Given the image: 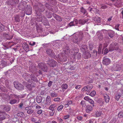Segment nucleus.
Segmentation results:
<instances>
[{
	"label": "nucleus",
	"mask_w": 123,
	"mask_h": 123,
	"mask_svg": "<svg viewBox=\"0 0 123 123\" xmlns=\"http://www.w3.org/2000/svg\"><path fill=\"white\" fill-rule=\"evenodd\" d=\"M17 116L19 117H23L25 115L24 113L22 112H20L18 113L17 114Z\"/></svg>",
	"instance_id": "46"
},
{
	"label": "nucleus",
	"mask_w": 123,
	"mask_h": 123,
	"mask_svg": "<svg viewBox=\"0 0 123 123\" xmlns=\"http://www.w3.org/2000/svg\"><path fill=\"white\" fill-rule=\"evenodd\" d=\"M30 70L31 71L34 72L36 70V68L34 66H32L29 67Z\"/></svg>",
	"instance_id": "34"
},
{
	"label": "nucleus",
	"mask_w": 123,
	"mask_h": 123,
	"mask_svg": "<svg viewBox=\"0 0 123 123\" xmlns=\"http://www.w3.org/2000/svg\"><path fill=\"white\" fill-rule=\"evenodd\" d=\"M118 116L120 117H123V111L120 112L118 114Z\"/></svg>",
	"instance_id": "56"
},
{
	"label": "nucleus",
	"mask_w": 123,
	"mask_h": 123,
	"mask_svg": "<svg viewBox=\"0 0 123 123\" xmlns=\"http://www.w3.org/2000/svg\"><path fill=\"white\" fill-rule=\"evenodd\" d=\"M58 57L61 61H66L67 59L65 56L63 55V53L60 54L58 55Z\"/></svg>",
	"instance_id": "12"
},
{
	"label": "nucleus",
	"mask_w": 123,
	"mask_h": 123,
	"mask_svg": "<svg viewBox=\"0 0 123 123\" xmlns=\"http://www.w3.org/2000/svg\"><path fill=\"white\" fill-rule=\"evenodd\" d=\"M47 62V64H48L50 67H55L57 63L54 59H49Z\"/></svg>",
	"instance_id": "6"
},
{
	"label": "nucleus",
	"mask_w": 123,
	"mask_h": 123,
	"mask_svg": "<svg viewBox=\"0 0 123 123\" xmlns=\"http://www.w3.org/2000/svg\"><path fill=\"white\" fill-rule=\"evenodd\" d=\"M30 76H31V75L27 73H25L23 74L22 75L23 78L28 82Z\"/></svg>",
	"instance_id": "11"
},
{
	"label": "nucleus",
	"mask_w": 123,
	"mask_h": 123,
	"mask_svg": "<svg viewBox=\"0 0 123 123\" xmlns=\"http://www.w3.org/2000/svg\"><path fill=\"white\" fill-rule=\"evenodd\" d=\"M70 50H69V47L67 45L64 47V51L66 52H69Z\"/></svg>",
	"instance_id": "35"
},
{
	"label": "nucleus",
	"mask_w": 123,
	"mask_h": 123,
	"mask_svg": "<svg viewBox=\"0 0 123 123\" xmlns=\"http://www.w3.org/2000/svg\"><path fill=\"white\" fill-rule=\"evenodd\" d=\"M103 63L105 65L109 64L111 62V60L109 58L104 57L103 60Z\"/></svg>",
	"instance_id": "10"
},
{
	"label": "nucleus",
	"mask_w": 123,
	"mask_h": 123,
	"mask_svg": "<svg viewBox=\"0 0 123 123\" xmlns=\"http://www.w3.org/2000/svg\"><path fill=\"white\" fill-rule=\"evenodd\" d=\"M83 57L85 59H88L91 57V54L88 52H85L83 54Z\"/></svg>",
	"instance_id": "17"
},
{
	"label": "nucleus",
	"mask_w": 123,
	"mask_h": 123,
	"mask_svg": "<svg viewBox=\"0 0 123 123\" xmlns=\"http://www.w3.org/2000/svg\"><path fill=\"white\" fill-rule=\"evenodd\" d=\"M72 41L75 43H78L80 41V40H79L78 38L76 35H74L73 36Z\"/></svg>",
	"instance_id": "18"
},
{
	"label": "nucleus",
	"mask_w": 123,
	"mask_h": 123,
	"mask_svg": "<svg viewBox=\"0 0 123 123\" xmlns=\"http://www.w3.org/2000/svg\"><path fill=\"white\" fill-rule=\"evenodd\" d=\"M12 99L11 100L9 101V103L11 104H13L16 103L17 100L16 99L14 98H12Z\"/></svg>",
	"instance_id": "32"
},
{
	"label": "nucleus",
	"mask_w": 123,
	"mask_h": 123,
	"mask_svg": "<svg viewBox=\"0 0 123 123\" xmlns=\"http://www.w3.org/2000/svg\"><path fill=\"white\" fill-rule=\"evenodd\" d=\"M45 64L41 62L39 63L38 64V65L39 68L41 69V68L43 67Z\"/></svg>",
	"instance_id": "45"
},
{
	"label": "nucleus",
	"mask_w": 123,
	"mask_h": 123,
	"mask_svg": "<svg viewBox=\"0 0 123 123\" xmlns=\"http://www.w3.org/2000/svg\"><path fill=\"white\" fill-rule=\"evenodd\" d=\"M27 88L30 91H32L33 89V88H34V87H31L30 85H28L27 86Z\"/></svg>",
	"instance_id": "54"
},
{
	"label": "nucleus",
	"mask_w": 123,
	"mask_h": 123,
	"mask_svg": "<svg viewBox=\"0 0 123 123\" xmlns=\"http://www.w3.org/2000/svg\"><path fill=\"white\" fill-rule=\"evenodd\" d=\"M51 98L50 96H47L46 98V102L44 103L43 102L42 103V105L44 107L50 105L51 102Z\"/></svg>",
	"instance_id": "5"
},
{
	"label": "nucleus",
	"mask_w": 123,
	"mask_h": 123,
	"mask_svg": "<svg viewBox=\"0 0 123 123\" xmlns=\"http://www.w3.org/2000/svg\"><path fill=\"white\" fill-rule=\"evenodd\" d=\"M33 112V110H32L30 109L28 111H27V113L30 114L32 113Z\"/></svg>",
	"instance_id": "62"
},
{
	"label": "nucleus",
	"mask_w": 123,
	"mask_h": 123,
	"mask_svg": "<svg viewBox=\"0 0 123 123\" xmlns=\"http://www.w3.org/2000/svg\"><path fill=\"white\" fill-rule=\"evenodd\" d=\"M76 35L80 41L82 39L84 36L83 33L81 32H77Z\"/></svg>",
	"instance_id": "16"
},
{
	"label": "nucleus",
	"mask_w": 123,
	"mask_h": 123,
	"mask_svg": "<svg viewBox=\"0 0 123 123\" xmlns=\"http://www.w3.org/2000/svg\"><path fill=\"white\" fill-rule=\"evenodd\" d=\"M45 15L48 18H51L52 17V13L49 11L48 10H46L44 12Z\"/></svg>",
	"instance_id": "20"
},
{
	"label": "nucleus",
	"mask_w": 123,
	"mask_h": 123,
	"mask_svg": "<svg viewBox=\"0 0 123 123\" xmlns=\"http://www.w3.org/2000/svg\"><path fill=\"white\" fill-rule=\"evenodd\" d=\"M0 89L2 91L4 92H7V90L3 86L0 87Z\"/></svg>",
	"instance_id": "39"
},
{
	"label": "nucleus",
	"mask_w": 123,
	"mask_h": 123,
	"mask_svg": "<svg viewBox=\"0 0 123 123\" xmlns=\"http://www.w3.org/2000/svg\"><path fill=\"white\" fill-rule=\"evenodd\" d=\"M92 10H93V13L97 12H98V10L97 9V7L96 6L93 7L92 8Z\"/></svg>",
	"instance_id": "51"
},
{
	"label": "nucleus",
	"mask_w": 123,
	"mask_h": 123,
	"mask_svg": "<svg viewBox=\"0 0 123 123\" xmlns=\"http://www.w3.org/2000/svg\"><path fill=\"white\" fill-rule=\"evenodd\" d=\"M20 19L19 15H16L15 17V21L16 22H19Z\"/></svg>",
	"instance_id": "36"
},
{
	"label": "nucleus",
	"mask_w": 123,
	"mask_h": 123,
	"mask_svg": "<svg viewBox=\"0 0 123 123\" xmlns=\"http://www.w3.org/2000/svg\"><path fill=\"white\" fill-rule=\"evenodd\" d=\"M10 4L12 6L15 5V4H17L14 0H10Z\"/></svg>",
	"instance_id": "47"
},
{
	"label": "nucleus",
	"mask_w": 123,
	"mask_h": 123,
	"mask_svg": "<svg viewBox=\"0 0 123 123\" xmlns=\"http://www.w3.org/2000/svg\"><path fill=\"white\" fill-rule=\"evenodd\" d=\"M89 49L91 50H92L93 48V45L91 44H89Z\"/></svg>",
	"instance_id": "57"
},
{
	"label": "nucleus",
	"mask_w": 123,
	"mask_h": 123,
	"mask_svg": "<svg viewBox=\"0 0 123 123\" xmlns=\"http://www.w3.org/2000/svg\"><path fill=\"white\" fill-rule=\"evenodd\" d=\"M96 94V91H92L90 93V96L92 97H93Z\"/></svg>",
	"instance_id": "48"
},
{
	"label": "nucleus",
	"mask_w": 123,
	"mask_h": 123,
	"mask_svg": "<svg viewBox=\"0 0 123 123\" xmlns=\"http://www.w3.org/2000/svg\"><path fill=\"white\" fill-rule=\"evenodd\" d=\"M102 31H107L108 35L111 38H112L115 35L114 32L112 30H110L107 31L105 30H103Z\"/></svg>",
	"instance_id": "7"
},
{
	"label": "nucleus",
	"mask_w": 123,
	"mask_h": 123,
	"mask_svg": "<svg viewBox=\"0 0 123 123\" xmlns=\"http://www.w3.org/2000/svg\"><path fill=\"white\" fill-rule=\"evenodd\" d=\"M86 111L87 113H89L92 110V107L90 105H88L86 106Z\"/></svg>",
	"instance_id": "23"
},
{
	"label": "nucleus",
	"mask_w": 123,
	"mask_h": 123,
	"mask_svg": "<svg viewBox=\"0 0 123 123\" xmlns=\"http://www.w3.org/2000/svg\"><path fill=\"white\" fill-rule=\"evenodd\" d=\"M3 81L5 82V84L6 87L7 88H9V80L6 79Z\"/></svg>",
	"instance_id": "33"
},
{
	"label": "nucleus",
	"mask_w": 123,
	"mask_h": 123,
	"mask_svg": "<svg viewBox=\"0 0 123 123\" xmlns=\"http://www.w3.org/2000/svg\"><path fill=\"white\" fill-rule=\"evenodd\" d=\"M38 81L36 78L35 76L34 75L31 74V76L29 79V82L31 83H34L35 82H37Z\"/></svg>",
	"instance_id": "8"
},
{
	"label": "nucleus",
	"mask_w": 123,
	"mask_h": 123,
	"mask_svg": "<svg viewBox=\"0 0 123 123\" xmlns=\"http://www.w3.org/2000/svg\"><path fill=\"white\" fill-rule=\"evenodd\" d=\"M88 21V19H80L79 20V23L82 25H84L85 23L88 24L89 23Z\"/></svg>",
	"instance_id": "19"
},
{
	"label": "nucleus",
	"mask_w": 123,
	"mask_h": 123,
	"mask_svg": "<svg viewBox=\"0 0 123 123\" xmlns=\"http://www.w3.org/2000/svg\"><path fill=\"white\" fill-rule=\"evenodd\" d=\"M89 90H91L93 87V86L92 85H89L87 86Z\"/></svg>",
	"instance_id": "61"
},
{
	"label": "nucleus",
	"mask_w": 123,
	"mask_h": 123,
	"mask_svg": "<svg viewBox=\"0 0 123 123\" xmlns=\"http://www.w3.org/2000/svg\"><path fill=\"white\" fill-rule=\"evenodd\" d=\"M1 65H2L3 67H4L6 66L7 62H6L2 60L1 62Z\"/></svg>",
	"instance_id": "38"
},
{
	"label": "nucleus",
	"mask_w": 123,
	"mask_h": 123,
	"mask_svg": "<svg viewBox=\"0 0 123 123\" xmlns=\"http://www.w3.org/2000/svg\"><path fill=\"white\" fill-rule=\"evenodd\" d=\"M80 46L81 49H82L83 50H85L87 49V46L85 44H80Z\"/></svg>",
	"instance_id": "28"
},
{
	"label": "nucleus",
	"mask_w": 123,
	"mask_h": 123,
	"mask_svg": "<svg viewBox=\"0 0 123 123\" xmlns=\"http://www.w3.org/2000/svg\"><path fill=\"white\" fill-rule=\"evenodd\" d=\"M28 8H27L25 11V13L27 15H30L31 14L32 12V8L30 6H28Z\"/></svg>",
	"instance_id": "13"
},
{
	"label": "nucleus",
	"mask_w": 123,
	"mask_h": 123,
	"mask_svg": "<svg viewBox=\"0 0 123 123\" xmlns=\"http://www.w3.org/2000/svg\"><path fill=\"white\" fill-rule=\"evenodd\" d=\"M80 11L84 15L86 16L88 14V13L86 10L83 7L80 8Z\"/></svg>",
	"instance_id": "21"
},
{
	"label": "nucleus",
	"mask_w": 123,
	"mask_h": 123,
	"mask_svg": "<svg viewBox=\"0 0 123 123\" xmlns=\"http://www.w3.org/2000/svg\"><path fill=\"white\" fill-rule=\"evenodd\" d=\"M63 107V106L62 105H61L59 106L57 109V111H61Z\"/></svg>",
	"instance_id": "49"
},
{
	"label": "nucleus",
	"mask_w": 123,
	"mask_h": 123,
	"mask_svg": "<svg viewBox=\"0 0 123 123\" xmlns=\"http://www.w3.org/2000/svg\"><path fill=\"white\" fill-rule=\"evenodd\" d=\"M50 96L51 97H55L58 96V94L57 93L55 92H53L50 93Z\"/></svg>",
	"instance_id": "31"
},
{
	"label": "nucleus",
	"mask_w": 123,
	"mask_h": 123,
	"mask_svg": "<svg viewBox=\"0 0 123 123\" xmlns=\"http://www.w3.org/2000/svg\"><path fill=\"white\" fill-rule=\"evenodd\" d=\"M5 113L0 111V119L1 120H3L5 119L6 117L5 116Z\"/></svg>",
	"instance_id": "24"
},
{
	"label": "nucleus",
	"mask_w": 123,
	"mask_h": 123,
	"mask_svg": "<svg viewBox=\"0 0 123 123\" xmlns=\"http://www.w3.org/2000/svg\"><path fill=\"white\" fill-rule=\"evenodd\" d=\"M33 7L36 12L41 13L45 9V6L41 3L36 2L33 6Z\"/></svg>",
	"instance_id": "1"
},
{
	"label": "nucleus",
	"mask_w": 123,
	"mask_h": 123,
	"mask_svg": "<svg viewBox=\"0 0 123 123\" xmlns=\"http://www.w3.org/2000/svg\"><path fill=\"white\" fill-rule=\"evenodd\" d=\"M10 97L11 98H14L17 100L18 99V102H19V100L20 98V97L19 95H18L15 94H11Z\"/></svg>",
	"instance_id": "15"
},
{
	"label": "nucleus",
	"mask_w": 123,
	"mask_h": 123,
	"mask_svg": "<svg viewBox=\"0 0 123 123\" xmlns=\"http://www.w3.org/2000/svg\"><path fill=\"white\" fill-rule=\"evenodd\" d=\"M103 96L105 102L107 103H108L110 99L109 96L106 94H103Z\"/></svg>",
	"instance_id": "22"
},
{
	"label": "nucleus",
	"mask_w": 123,
	"mask_h": 123,
	"mask_svg": "<svg viewBox=\"0 0 123 123\" xmlns=\"http://www.w3.org/2000/svg\"><path fill=\"white\" fill-rule=\"evenodd\" d=\"M14 87L18 90H22L24 89V86L21 84L18 83L17 81H14L13 83Z\"/></svg>",
	"instance_id": "2"
},
{
	"label": "nucleus",
	"mask_w": 123,
	"mask_h": 123,
	"mask_svg": "<svg viewBox=\"0 0 123 123\" xmlns=\"http://www.w3.org/2000/svg\"><path fill=\"white\" fill-rule=\"evenodd\" d=\"M121 96V93L116 94L115 95V99L117 101H118Z\"/></svg>",
	"instance_id": "41"
},
{
	"label": "nucleus",
	"mask_w": 123,
	"mask_h": 123,
	"mask_svg": "<svg viewBox=\"0 0 123 123\" xmlns=\"http://www.w3.org/2000/svg\"><path fill=\"white\" fill-rule=\"evenodd\" d=\"M23 6L22 2H20L18 6V7L19 9V10H21L23 8Z\"/></svg>",
	"instance_id": "43"
},
{
	"label": "nucleus",
	"mask_w": 123,
	"mask_h": 123,
	"mask_svg": "<svg viewBox=\"0 0 123 123\" xmlns=\"http://www.w3.org/2000/svg\"><path fill=\"white\" fill-rule=\"evenodd\" d=\"M97 51L95 50H94L93 52H92L91 57L93 58L97 56Z\"/></svg>",
	"instance_id": "26"
},
{
	"label": "nucleus",
	"mask_w": 123,
	"mask_h": 123,
	"mask_svg": "<svg viewBox=\"0 0 123 123\" xmlns=\"http://www.w3.org/2000/svg\"><path fill=\"white\" fill-rule=\"evenodd\" d=\"M48 68L45 64L41 69L44 72H46L48 70Z\"/></svg>",
	"instance_id": "29"
},
{
	"label": "nucleus",
	"mask_w": 123,
	"mask_h": 123,
	"mask_svg": "<svg viewBox=\"0 0 123 123\" xmlns=\"http://www.w3.org/2000/svg\"><path fill=\"white\" fill-rule=\"evenodd\" d=\"M109 51H109V50L105 48L104 50L103 53L104 55L106 54Z\"/></svg>",
	"instance_id": "50"
},
{
	"label": "nucleus",
	"mask_w": 123,
	"mask_h": 123,
	"mask_svg": "<svg viewBox=\"0 0 123 123\" xmlns=\"http://www.w3.org/2000/svg\"><path fill=\"white\" fill-rule=\"evenodd\" d=\"M61 87L63 89H66L68 87V85L66 84H63L62 86Z\"/></svg>",
	"instance_id": "42"
},
{
	"label": "nucleus",
	"mask_w": 123,
	"mask_h": 123,
	"mask_svg": "<svg viewBox=\"0 0 123 123\" xmlns=\"http://www.w3.org/2000/svg\"><path fill=\"white\" fill-rule=\"evenodd\" d=\"M58 17L56 20L60 22L62 20V18L59 16Z\"/></svg>",
	"instance_id": "59"
},
{
	"label": "nucleus",
	"mask_w": 123,
	"mask_h": 123,
	"mask_svg": "<svg viewBox=\"0 0 123 123\" xmlns=\"http://www.w3.org/2000/svg\"><path fill=\"white\" fill-rule=\"evenodd\" d=\"M24 105V103L23 102H21L20 104H19L18 105V107L20 108H22V107Z\"/></svg>",
	"instance_id": "58"
},
{
	"label": "nucleus",
	"mask_w": 123,
	"mask_h": 123,
	"mask_svg": "<svg viewBox=\"0 0 123 123\" xmlns=\"http://www.w3.org/2000/svg\"><path fill=\"white\" fill-rule=\"evenodd\" d=\"M42 97L40 96H37L36 98V100L38 103H40L41 102L42 100Z\"/></svg>",
	"instance_id": "27"
},
{
	"label": "nucleus",
	"mask_w": 123,
	"mask_h": 123,
	"mask_svg": "<svg viewBox=\"0 0 123 123\" xmlns=\"http://www.w3.org/2000/svg\"><path fill=\"white\" fill-rule=\"evenodd\" d=\"M37 18L38 21L39 22H42L43 20V18L42 16L41 15H37Z\"/></svg>",
	"instance_id": "30"
},
{
	"label": "nucleus",
	"mask_w": 123,
	"mask_h": 123,
	"mask_svg": "<svg viewBox=\"0 0 123 123\" xmlns=\"http://www.w3.org/2000/svg\"><path fill=\"white\" fill-rule=\"evenodd\" d=\"M88 101L90 104H92V105L93 106H94V102L92 99H90L89 100V101Z\"/></svg>",
	"instance_id": "63"
},
{
	"label": "nucleus",
	"mask_w": 123,
	"mask_h": 123,
	"mask_svg": "<svg viewBox=\"0 0 123 123\" xmlns=\"http://www.w3.org/2000/svg\"><path fill=\"white\" fill-rule=\"evenodd\" d=\"M102 113L101 111H97L96 112L95 115L96 117H99L101 115Z\"/></svg>",
	"instance_id": "37"
},
{
	"label": "nucleus",
	"mask_w": 123,
	"mask_h": 123,
	"mask_svg": "<svg viewBox=\"0 0 123 123\" xmlns=\"http://www.w3.org/2000/svg\"><path fill=\"white\" fill-rule=\"evenodd\" d=\"M5 26L2 24L0 25V31H2L4 30Z\"/></svg>",
	"instance_id": "44"
},
{
	"label": "nucleus",
	"mask_w": 123,
	"mask_h": 123,
	"mask_svg": "<svg viewBox=\"0 0 123 123\" xmlns=\"http://www.w3.org/2000/svg\"><path fill=\"white\" fill-rule=\"evenodd\" d=\"M45 53L50 57L55 58V55L53 51L50 49H46Z\"/></svg>",
	"instance_id": "4"
},
{
	"label": "nucleus",
	"mask_w": 123,
	"mask_h": 123,
	"mask_svg": "<svg viewBox=\"0 0 123 123\" xmlns=\"http://www.w3.org/2000/svg\"><path fill=\"white\" fill-rule=\"evenodd\" d=\"M80 104L83 107H85L86 105L84 101L82 100L80 103Z\"/></svg>",
	"instance_id": "60"
},
{
	"label": "nucleus",
	"mask_w": 123,
	"mask_h": 123,
	"mask_svg": "<svg viewBox=\"0 0 123 123\" xmlns=\"http://www.w3.org/2000/svg\"><path fill=\"white\" fill-rule=\"evenodd\" d=\"M109 51H110L117 50L118 49L117 44L116 43H113L110 44L109 46Z\"/></svg>",
	"instance_id": "3"
},
{
	"label": "nucleus",
	"mask_w": 123,
	"mask_h": 123,
	"mask_svg": "<svg viewBox=\"0 0 123 123\" xmlns=\"http://www.w3.org/2000/svg\"><path fill=\"white\" fill-rule=\"evenodd\" d=\"M102 45V44H100L99 46L98 49V54H100L101 53L102 54H103V50L104 49H103L101 51Z\"/></svg>",
	"instance_id": "25"
},
{
	"label": "nucleus",
	"mask_w": 123,
	"mask_h": 123,
	"mask_svg": "<svg viewBox=\"0 0 123 123\" xmlns=\"http://www.w3.org/2000/svg\"><path fill=\"white\" fill-rule=\"evenodd\" d=\"M81 90L82 91L87 92H88L90 91L87 86L84 87Z\"/></svg>",
	"instance_id": "40"
},
{
	"label": "nucleus",
	"mask_w": 123,
	"mask_h": 123,
	"mask_svg": "<svg viewBox=\"0 0 123 123\" xmlns=\"http://www.w3.org/2000/svg\"><path fill=\"white\" fill-rule=\"evenodd\" d=\"M32 108L33 106H29L25 108V110L26 111H28V110L31 109Z\"/></svg>",
	"instance_id": "55"
},
{
	"label": "nucleus",
	"mask_w": 123,
	"mask_h": 123,
	"mask_svg": "<svg viewBox=\"0 0 123 123\" xmlns=\"http://www.w3.org/2000/svg\"><path fill=\"white\" fill-rule=\"evenodd\" d=\"M74 21H72L69 23L68 25V27H71L72 26H74Z\"/></svg>",
	"instance_id": "53"
},
{
	"label": "nucleus",
	"mask_w": 123,
	"mask_h": 123,
	"mask_svg": "<svg viewBox=\"0 0 123 123\" xmlns=\"http://www.w3.org/2000/svg\"><path fill=\"white\" fill-rule=\"evenodd\" d=\"M79 50L76 47H74L70 50L69 53L71 55H75L78 52Z\"/></svg>",
	"instance_id": "9"
},
{
	"label": "nucleus",
	"mask_w": 123,
	"mask_h": 123,
	"mask_svg": "<svg viewBox=\"0 0 123 123\" xmlns=\"http://www.w3.org/2000/svg\"><path fill=\"white\" fill-rule=\"evenodd\" d=\"M97 35L98 36V39L100 41H101L103 39V37L101 31H98L96 33Z\"/></svg>",
	"instance_id": "14"
},
{
	"label": "nucleus",
	"mask_w": 123,
	"mask_h": 123,
	"mask_svg": "<svg viewBox=\"0 0 123 123\" xmlns=\"http://www.w3.org/2000/svg\"><path fill=\"white\" fill-rule=\"evenodd\" d=\"M120 67L118 64H117L115 67V70L118 71L120 69Z\"/></svg>",
	"instance_id": "52"
},
{
	"label": "nucleus",
	"mask_w": 123,
	"mask_h": 123,
	"mask_svg": "<svg viewBox=\"0 0 123 123\" xmlns=\"http://www.w3.org/2000/svg\"><path fill=\"white\" fill-rule=\"evenodd\" d=\"M77 59H79L81 57V54L80 53H79L76 56Z\"/></svg>",
	"instance_id": "64"
}]
</instances>
